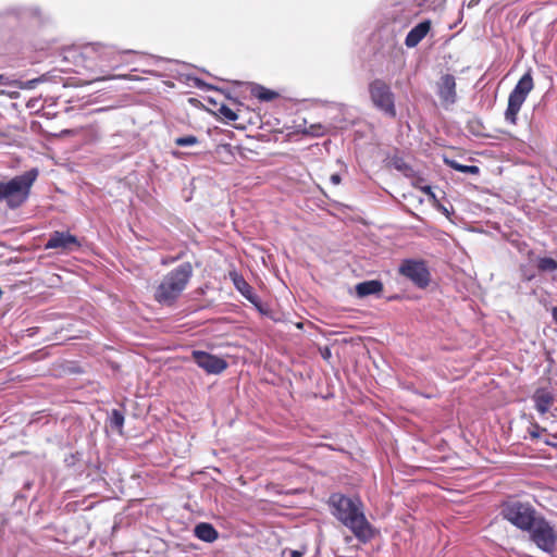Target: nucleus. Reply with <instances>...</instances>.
<instances>
[{"label":"nucleus","mask_w":557,"mask_h":557,"mask_svg":"<svg viewBox=\"0 0 557 557\" xmlns=\"http://www.w3.org/2000/svg\"><path fill=\"white\" fill-rule=\"evenodd\" d=\"M198 143V138L193 135L178 137L175 139L176 146L180 147H187V146H194Z\"/></svg>","instance_id":"obj_23"},{"label":"nucleus","mask_w":557,"mask_h":557,"mask_svg":"<svg viewBox=\"0 0 557 557\" xmlns=\"http://www.w3.org/2000/svg\"><path fill=\"white\" fill-rule=\"evenodd\" d=\"M534 83L531 72L528 71L517 83L508 97V106L505 111V120L510 124L517 123L518 113L528 95L533 89Z\"/></svg>","instance_id":"obj_6"},{"label":"nucleus","mask_w":557,"mask_h":557,"mask_svg":"<svg viewBox=\"0 0 557 557\" xmlns=\"http://www.w3.org/2000/svg\"><path fill=\"white\" fill-rule=\"evenodd\" d=\"M194 533L196 537L207 543L214 542L219 536L218 531L210 523L206 522L197 524Z\"/></svg>","instance_id":"obj_15"},{"label":"nucleus","mask_w":557,"mask_h":557,"mask_svg":"<svg viewBox=\"0 0 557 557\" xmlns=\"http://www.w3.org/2000/svg\"><path fill=\"white\" fill-rule=\"evenodd\" d=\"M40 82L39 78L29 79L26 82L22 81H13L9 82L8 77L4 75H0V86H16L21 89H34L38 83Z\"/></svg>","instance_id":"obj_18"},{"label":"nucleus","mask_w":557,"mask_h":557,"mask_svg":"<svg viewBox=\"0 0 557 557\" xmlns=\"http://www.w3.org/2000/svg\"><path fill=\"white\" fill-rule=\"evenodd\" d=\"M38 173L37 169H32L8 182H0V201L4 200L11 209L21 207L28 199Z\"/></svg>","instance_id":"obj_3"},{"label":"nucleus","mask_w":557,"mask_h":557,"mask_svg":"<svg viewBox=\"0 0 557 557\" xmlns=\"http://www.w3.org/2000/svg\"><path fill=\"white\" fill-rule=\"evenodd\" d=\"M537 268L543 272H553L557 270V262L553 258L544 257L539 260Z\"/></svg>","instance_id":"obj_21"},{"label":"nucleus","mask_w":557,"mask_h":557,"mask_svg":"<svg viewBox=\"0 0 557 557\" xmlns=\"http://www.w3.org/2000/svg\"><path fill=\"white\" fill-rule=\"evenodd\" d=\"M191 356L197 366L208 374H220L227 368V362L224 359L209 352L194 350Z\"/></svg>","instance_id":"obj_9"},{"label":"nucleus","mask_w":557,"mask_h":557,"mask_svg":"<svg viewBox=\"0 0 557 557\" xmlns=\"http://www.w3.org/2000/svg\"><path fill=\"white\" fill-rule=\"evenodd\" d=\"M126 75L109 76L103 78H96L95 81L112 79V78H125Z\"/></svg>","instance_id":"obj_27"},{"label":"nucleus","mask_w":557,"mask_h":557,"mask_svg":"<svg viewBox=\"0 0 557 557\" xmlns=\"http://www.w3.org/2000/svg\"><path fill=\"white\" fill-rule=\"evenodd\" d=\"M290 557H302V553H300L298 550H292L290 552Z\"/></svg>","instance_id":"obj_28"},{"label":"nucleus","mask_w":557,"mask_h":557,"mask_svg":"<svg viewBox=\"0 0 557 557\" xmlns=\"http://www.w3.org/2000/svg\"><path fill=\"white\" fill-rule=\"evenodd\" d=\"M399 273L419 287H425L430 282V272L423 261L404 260L399 267Z\"/></svg>","instance_id":"obj_8"},{"label":"nucleus","mask_w":557,"mask_h":557,"mask_svg":"<svg viewBox=\"0 0 557 557\" xmlns=\"http://www.w3.org/2000/svg\"><path fill=\"white\" fill-rule=\"evenodd\" d=\"M535 408L541 413L544 414L549 410V407L553 403V397L549 393L544 391L536 392L534 395Z\"/></svg>","instance_id":"obj_17"},{"label":"nucleus","mask_w":557,"mask_h":557,"mask_svg":"<svg viewBox=\"0 0 557 557\" xmlns=\"http://www.w3.org/2000/svg\"><path fill=\"white\" fill-rule=\"evenodd\" d=\"M530 541L542 552L552 554L557 544V528L550 524L542 515L527 531Z\"/></svg>","instance_id":"obj_5"},{"label":"nucleus","mask_w":557,"mask_h":557,"mask_svg":"<svg viewBox=\"0 0 557 557\" xmlns=\"http://www.w3.org/2000/svg\"><path fill=\"white\" fill-rule=\"evenodd\" d=\"M431 29V21L425 20L416 25L410 32L407 34L405 39V45L408 48H414L419 45V42L428 35Z\"/></svg>","instance_id":"obj_13"},{"label":"nucleus","mask_w":557,"mask_h":557,"mask_svg":"<svg viewBox=\"0 0 557 557\" xmlns=\"http://www.w3.org/2000/svg\"><path fill=\"white\" fill-rule=\"evenodd\" d=\"M115 49L111 46L101 44H89L84 47L83 55L89 59H98L101 62H110L114 54Z\"/></svg>","instance_id":"obj_12"},{"label":"nucleus","mask_w":557,"mask_h":557,"mask_svg":"<svg viewBox=\"0 0 557 557\" xmlns=\"http://www.w3.org/2000/svg\"><path fill=\"white\" fill-rule=\"evenodd\" d=\"M193 276L190 262H183L163 276L156 288L154 299L161 304L171 306L181 296Z\"/></svg>","instance_id":"obj_2"},{"label":"nucleus","mask_w":557,"mask_h":557,"mask_svg":"<svg viewBox=\"0 0 557 557\" xmlns=\"http://www.w3.org/2000/svg\"><path fill=\"white\" fill-rule=\"evenodd\" d=\"M445 163L448 164L454 170L459 171L461 173H467V174H478L479 173V168L475 165H463V164L458 163L455 160H448V159H445Z\"/></svg>","instance_id":"obj_20"},{"label":"nucleus","mask_w":557,"mask_h":557,"mask_svg":"<svg viewBox=\"0 0 557 557\" xmlns=\"http://www.w3.org/2000/svg\"><path fill=\"white\" fill-rule=\"evenodd\" d=\"M251 94L261 101H271L277 96L275 91L267 89L260 85H253Z\"/></svg>","instance_id":"obj_19"},{"label":"nucleus","mask_w":557,"mask_h":557,"mask_svg":"<svg viewBox=\"0 0 557 557\" xmlns=\"http://www.w3.org/2000/svg\"><path fill=\"white\" fill-rule=\"evenodd\" d=\"M233 283L236 289L249 301L256 302V296L253 294L252 287L244 280L243 276L237 274L233 275Z\"/></svg>","instance_id":"obj_16"},{"label":"nucleus","mask_w":557,"mask_h":557,"mask_svg":"<svg viewBox=\"0 0 557 557\" xmlns=\"http://www.w3.org/2000/svg\"><path fill=\"white\" fill-rule=\"evenodd\" d=\"M330 181L334 185H338L341 183V176L338 174H332Z\"/></svg>","instance_id":"obj_25"},{"label":"nucleus","mask_w":557,"mask_h":557,"mask_svg":"<svg viewBox=\"0 0 557 557\" xmlns=\"http://www.w3.org/2000/svg\"><path fill=\"white\" fill-rule=\"evenodd\" d=\"M437 95L444 107L451 106L457 100L456 79L453 75H443L437 83Z\"/></svg>","instance_id":"obj_11"},{"label":"nucleus","mask_w":557,"mask_h":557,"mask_svg":"<svg viewBox=\"0 0 557 557\" xmlns=\"http://www.w3.org/2000/svg\"><path fill=\"white\" fill-rule=\"evenodd\" d=\"M553 314H554L555 320L557 321V308L554 309Z\"/></svg>","instance_id":"obj_30"},{"label":"nucleus","mask_w":557,"mask_h":557,"mask_svg":"<svg viewBox=\"0 0 557 557\" xmlns=\"http://www.w3.org/2000/svg\"><path fill=\"white\" fill-rule=\"evenodd\" d=\"M111 425L117 430H121L124 424V416L119 410L114 409L110 416Z\"/></svg>","instance_id":"obj_22"},{"label":"nucleus","mask_w":557,"mask_h":557,"mask_svg":"<svg viewBox=\"0 0 557 557\" xmlns=\"http://www.w3.org/2000/svg\"><path fill=\"white\" fill-rule=\"evenodd\" d=\"M329 506L332 515L348 528L359 541L366 543L373 536L371 524L366 518L360 498L333 493L329 498Z\"/></svg>","instance_id":"obj_1"},{"label":"nucleus","mask_w":557,"mask_h":557,"mask_svg":"<svg viewBox=\"0 0 557 557\" xmlns=\"http://www.w3.org/2000/svg\"><path fill=\"white\" fill-rule=\"evenodd\" d=\"M502 516L516 528L527 532L541 515L530 503L510 500L503 505Z\"/></svg>","instance_id":"obj_4"},{"label":"nucleus","mask_w":557,"mask_h":557,"mask_svg":"<svg viewBox=\"0 0 557 557\" xmlns=\"http://www.w3.org/2000/svg\"><path fill=\"white\" fill-rule=\"evenodd\" d=\"M219 112L220 114L228 120V121H236L238 119V115L231 109L228 108L227 106L225 104H222L220 108H219Z\"/></svg>","instance_id":"obj_24"},{"label":"nucleus","mask_w":557,"mask_h":557,"mask_svg":"<svg viewBox=\"0 0 557 557\" xmlns=\"http://www.w3.org/2000/svg\"><path fill=\"white\" fill-rule=\"evenodd\" d=\"M78 239L67 232H53L45 245L46 249H57L61 252H72L79 248Z\"/></svg>","instance_id":"obj_10"},{"label":"nucleus","mask_w":557,"mask_h":557,"mask_svg":"<svg viewBox=\"0 0 557 557\" xmlns=\"http://www.w3.org/2000/svg\"><path fill=\"white\" fill-rule=\"evenodd\" d=\"M369 91L373 104L379 110L392 117L396 115L394 95L385 82L381 79L373 81L369 86Z\"/></svg>","instance_id":"obj_7"},{"label":"nucleus","mask_w":557,"mask_h":557,"mask_svg":"<svg viewBox=\"0 0 557 557\" xmlns=\"http://www.w3.org/2000/svg\"><path fill=\"white\" fill-rule=\"evenodd\" d=\"M530 434H531V436H532L533 438H537V437H540V433H539V431H532V432H530Z\"/></svg>","instance_id":"obj_29"},{"label":"nucleus","mask_w":557,"mask_h":557,"mask_svg":"<svg viewBox=\"0 0 557 557\" xmlns=\"http://www.w3.org/2000/svg\"><path fill=\"white\" fill-rule=\"evenodd\" d=\"M422 191H423L424 194H426L428 196H430V197H432V198H435V195L433 194L432 188H431L430 186H424V187L422 188Z\"/></svg>","instance_id":"obj_26"},{"label":"nucleus","mask_w":557,"mask_h":557,"mask_svg":"<svg viewBox=\"0 0 557 557\" xmlns=\"http://www.w3.org/2000/svg\"><path fill=\"white\" fill-rule=\"evenodd\" d=\"M356 294L359 298L370 295H379L383 290V284L379 280L364 281L356 285Z\"/></svg>","instance_id":"obj_14"}]
</instances>
